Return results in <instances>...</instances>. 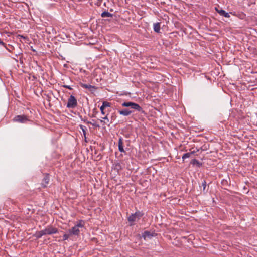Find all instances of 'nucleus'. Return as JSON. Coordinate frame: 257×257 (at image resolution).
Wrapping results in <instances>:
<instances>
[{
	"label": "nucleus",
	"mask_w": 257,
	"mask_h": 257,
	"mask_svg": "<svg viewBox=\"0 0 257 257\" xmlns=\"http://www.w3.org/2000/svg\"><path fill=\"white\" fill-rule=\"evenodd\" d=\"M144 214L141 211H138L134 214H132L127 218L128 222H134L138 221L143 216Z\"/></svg>",
	"instance_id": "f257e3e1"
},
{
	"label": "nucleus",
	"mask_w": 257,
	"mask_h": 257,
	"mask_svg": "<svg viewBox=\"0 0 257 257\" xmlns=\"http://www.w3.org/2000/svg\"><path fill=\"white\" fill-rule=\"evenodd\" d=\"M122 106L127 107H130L131 109L138 111H141L142 110L141 107L139 104L132 102H125L122 104Z\"/></svg>",
	"instance_id": "f03ea898"
},
{
	"label": "nucleus",
	"mask_w": 257,
	"mask_h": 257,
	"mask_svg": "<svg viewBox=\"0 0 257 257\" xmlns=\"http://www.w3.org/2000/svg\"><path fill=\"white\" fill-rule=\"evenodd\" d=\"M44 235H52L58 232V229L52 225H49L43 229Z\"/></svg>",
	"instance_id": "7ed1b4c3"
},
{
	"label": "nucleus",
	"mask_w": 257,
	"mask_h": 257,
	"mask_svg": "<svg viewBox=\"0 0 257 257\" xmlns=\"http://www.w3.org/2000/svg\"><path fill=\"white\" fill-rule=\"evenodd\" d=\"M77 102L76 99L73 95H71L68 98L67 107L69 108H73L76 106Z\"/></svg>",
	"instance_id": "20e7f679"
},
{
	"label": "nucleus",
	"mask_w": 257,
	"mask_h": 257,
	"mask_svg": "<svg viewBox=\"0 0 257 257\" xmlns=\"http://www.w3.org/2000/svg\"><path fill=\"white\" fill-rule=\"evenodd\" d=\"M106 108H108V109L106 110L107 111L110 112L112 111L111 108L110 107V103L106 101L103 102L100 108L101 112H104V110Z\"/></svg>",
	"instance_id": "39448f33"
},
{
	"label": "nucleus",
	"mask_w": 257,
	"mask_h": 257,
	"mask_svg": "<svg viewBox=\"0 0 257 257\" xmlns=\"http://www.w3.org/2000/svg\"><path fill=\"white\" fill-rule=\"evenodd\" d=\"M28 119L27 117L24 115H18L14 118V121H18L22 123L25 122Z\"/></svg>",
	"instance_id": "423d86ee"
},
{
	"label": "nucleus",
	"mask_w": 257,
	"mask_h": 257,
	"mask_svg": "<svg viewBox=\"0 0 257 257\" xmlns=\"http://www.w3.org/2000/svg\"><path fill=\"white\" fill-rule=\"evenodd\" d=\"M80 230H79V228H78L75 225L72 228L70 229L69 230V233H70V234L74 235L76 236H78L80 234Z\"/></svg>",
	"instance_id": "0eeeda50"
},
{
	"label": "nucleus",
	"mask_w": 257,
	"mask_h": 257,
	"mask_svg": "<svg viewBox=\"0 0 257 257\" xmlns=\"http://www.w3.org/2000/svg\"><path fill=\"white\" fill-rule=\"evenodd\" d=\"M155 234V233L153 232H151L150 231H145L142 233V237L144 238V239L146 240V239L148 238H151V237H153Z\"/></svg>",
	"instance_id": "6e6552de"
},
{
	"label": "nucleus",
	"mask_w": 257,
	"mask_h": 257,
	"mask_svg": "<svg viewBox=\"0 0 257 257\" xmlns=\"http://www.w3.org/2000/svg\"><path fill=\"white\" fill-rule=\"evenodd\" d=\"M118 150L121 152H125L123 148V142L122 137H120L118 140Z\"/></svg>",
	"instance_id": "1a4fd4ad"
},
{
	"label": "nucleus",
	"mask_w": 257,
	"mask_h": 257,
	"mask_svg": "<svg viewBox=\"0 0 257 257\" xmlns=\"http://www.w3.org/2000/svg\"><path fill=\"white\" fill-rule=\"evenodd\" d=\"M81 86L84 88L88 89L91 91H94L96 88L95 86H93L90 84H81Z\"/></svg>",
	"instance_id": "9d476101"
},
{
	"label": "nucleus",
	"mask_w": 257,
	"mask_h": 257,
	"mask_svg": "<svg viewBox=\"0 0 257 257\" xmlns=\"http://www.w3.org/2000/svg\"><path fill=\"white\" fill-rule=\"evenodd\" d=\"M216 11H217V12L221 15V16H224L226 18H229L230 17V15L228 13L225 12L224 10H222V9H220V10H218L217 9H216Z\"/></svg>",
	"instance_id": "9b49d317"
},
{
	"label": "nucleus",
	"mask_w": 257,
	"mask_h": 257,
	"mask_svg": "<svg viewBox=\"0 0 257 257\" xmlns=\"http://www.w3.org/2000/svg\"><path fill=\"white\" fill-rule=\"evenodd\" d=\"M102 115H104L103 117H101L102 119H100V121L101 122H103L104 124H108L109 122V119L108 118V115L109 113H107V115H105V113H102Z\"/></svg>",
	"instance_id": "f8f14e48"
},
{
	"label": "nucleus",
	"mask_w": 257,
	"mask_h": 257,
	"mask_svg": "<svg viewBox=\"0 0 257 257\" xmlns=\"http://www.w3.org/2000/svg\"><path fill=\"white\" fill-rule=\"evenodd\" d=\"M49 178L48 175H46L43 178L42 182V185L43 187H46L47 184L49 183Z\"/></svg>",
	"instance_id": "ddd939ff"
},
{
	"label": "nucleus",
	"mask_w": 257,
	"mask_h": 257,
	"mask_svg": "<svg viewBox=\"0 0 257 257\" xmlns=\"http://www.w3.org/2000/svg\"><path fill=\"white\" fill-rule=\"evenodd\" d=\"M45 235L43 230L41 231H37L33 236L36 237L37 239L41 238L42 236Z\"/></svg>",
	"instance_id": "4468645a"
},
{
	"label": "nucleus",
	"mask_w": 257,
	"mask_h": 257,
	"mask_svg": "<svg viewBox=\"0 0 257 257\" xmlns=\"http://www.w3.org/2000/svg\"><path fill=\"white\" fill-rule=\"evenodd\" d=\"M153 29L155 32L159 33L160 31V23H156L153 25Z\"/></svg>",
	"instance_id": "2eb2a0df"
},
{
	"label": "nucleus",
	"mask_w": 257,
	"mask_h": 257,
	"mask_svg": "<svg viewBox=\"0 0 257 257\" xmlns=\"http://www.w3.org/2000/svg\"><path fill=\"white\" fill-rule=\"evenodd\" d=\"M113 169L116 172L118 173L120 170L122 169L120 163H116L113 166Z\"/></svg>",
	"instance_id": "dca6fc26"
},
{
	"label": "nucleus",
	"mask_w": 257,
	"mask_h": 257,
	"mask_svg": "<svg viewBox=\"0 0 257 257\" xmlns=\"http://www.w3.org/2000/svg\"><path fill=\"white\" fill-rule=\"evenodd\" d=\"M101 16L102 17V18H105V17H112L113 16V14H111L109 12H107V11H104L103 12H102L101 14Z\"/></svg>",
	"instance_id": "f3484780"
},
{
	"label": "nucleus",
	"mask_w": 257,
	"mask_h": 257,
	"mask_svg": "<svg viewBox=\"0 0 257 257\" xmlns=\"http://www.w3.org/2000/svg\"><path fill=\"white\" fill-rule=\"evenodd\" d=\"M85 222L82 220H79L77 223L76 224L75 226H77L78 228H82L84 226Z\"/></svg>",
	"instance_id": "a211bd4d"
},
{
	"label": "nucleus",
	"mask_w": 257,
	"mask_h": 257,
	"mask_svg": "<svg viewBox=\"0 0 257 257\" xmlns=\"http://www.w3.org/2000/svg\"><path fill=\"white\" fill-rule=\"evenodd\" d=\"M202 186H203V191L204 193H206L207 192L208 189L206 190L207 185H206V181L205 180H204L202 182Z\"/></svg>",
	"instance_id": "6ab92c4d"
},
{
	"label": "nucleus",
	"mask_w": 257,
	"mask_h": 257,
	"mask_svg": "<svg viewBox=\"0 0 257 257\" xmlns=\"http://www.w3.org/2000/svg\"><path fill=\"white\" fill-rule=\"evenodd\" d=\"M191 163L193 165L196 164L198 166H200L201 164L196 159H193L191 161Z\"/></svg>",
	"instance_id": "aec40b11"
},
{
	"label": "nucleus",
	"mask_w": 257,
	"mask_h": 257,
	"mask_svg": "<svg viewBox=\"0 0 257 257\" xmlns=\"http://www.w3.org/2000/svg\"><path fill=\"white\" fill-rule=\"evenodd\" d=\"M191 156V153H185L184 154L183 156H182V159L183 160V161L186 159V158H189Z\"/></svg>",
	"instance_id": "412c9836"
},
{
	"label": "nucleus",
	"mask_w": 257,
	"mask_h": 257,
	"mask_svg": "<svg viewBox=\"0 0 257 257\" xmlns=\"http://www.w3.org/2000/svg\"><path fill=\"white\" fill-rule=\"evenodd\" d=\"M71 235V234H70V233L69 234H65L63 235V240H67L70 237V236Z\"/></svg>",
	"instance_id": "4be33fe9"
},
{
	"label": "nucleus",
	"mask_w": 257,
	"mask_h": 257,
	"mask_svg": "<svg viewBox=\"0 0 257 257\" xmlns=\"http://www.w3.org/2000/svg\"><path fill=\"white\" fill-rule=\"evenodd\" d=\"M118 112H133V111L128 109H125L124 110H119Z\"/></svg>",
	"instance_id": "5701e85b"
},
{
	"label": "nucleus",
	"mask_w": 257,
	"mask_h": 257,
	"mask_svg": "<svg viewBox=\"0 0 257 257\" xmlns=\"http://www.w3.org/2000/svg\"><path fill=\"white\" fill-rule=\"evenodd\" d=\"M63 87L69 89L70 90H71L72 89L71 88V87L70 86H69V85H63Z\"/></svg>",
	"instance_id": "b1692460"
},
{
	"label": "nucleus",
	"mask_w": 257,
	"mask_h": 257,
	"mask_svg": "<svg viewBox=\"0 0 257 257\" xmlns=\"http://www.w3.org/2000/svg\"><path fill=\"white\" fill-rule=\"evenodd\" d=\"M197 151H198V150H197L196 151H191V152H190L189 153H191V154H195V153H196Z\"/></svg>",
	"instance_id": "393cba45"
},
{
	"label": "nucleus",
	"mask_w": 257,
	"mask_h": 257,
	"mask_svg": "<svg viewBox=\"0 0 257 257\" xmlns=\"http://www.w3.org/2000/svg\"><path fill=\"white\" fill-rule=\"evenodd\" d=\"M89 116H91V117H94V113H89Z\"/></svg>",
	"instance_id": "a878e982"
},
{
	"label": "nucleus",
	"mask_w": 257,
	"mask_h": 257,
	"mask_svg": "<svg viewBox=\"0 0 257 257\" xmlns=\"http://www.w3.org/2000/svg\"><path fill=\"white\" fill-rule=\"evenodd\" d=\"M122 114L125 115V116H127L130 113H121Z\"/></svg>",
	"instance_id": "bb28decb"
},
{
	"label": "nucleus",
	"mask_w": 257,
	"mask_h": 257,
	"mask_svg": "<svg viewBox=\"0 0 257 257\" xmlns=\"http://www.w3.org/2000/svg\"><path fill=\"white\" fill-rule=\"evenodd\" d=\"M83 132L84 133V135H85V131H84V129H83Z\"/></svg>",
	"instance_id": "cd10ccee"
},
{
	"label": "nucleus",
	"mask_w": 257,
	"mask_h": 257,
	"mask_svg": "<svg viewBox=\"0 0 257 257\" xmlns=\"http://www.w3.org/2000/svg\"><path fill=\"white\" fill-rule=\"evenodd\" d=\"M97 158H98V159L99 160V159H101V157H99V156H97Z\"/></svg>",
	"instance_id": "c85d7f7f"
},
{
	"label": "nucleus",
	"mask_w": 257,
	"mask_h": 257,
	"mask_svg": "<svg viewBox=\"0 0 257 257\" xmlns=\"http://www.w3.org/2000/svg\"><path fill=\"white\" fill-rule=\"evenodd\" d=\"M6 49H7L9 51H10V52L11 51L10 49H8L7 48H6Z\"/></svg>",
	"instance_id": "c756f323"
},
{
	"label": "nucleus",
	"mask_w": 257,
	"mask_h": 257,
	"mask_svg": "<svg viewBox=\"0 0 257 257\" xmlns=\"http://www.w3.org/2000/svg\"><path fill=\"white\" fill-rule=\"evenodd\" d=\"M6 49H7L9 51H10V52L11 51L10 49H8L7 48H6Z\"/></svg>",
	"instance_id": "7c9ffc66"
},
{
	"label": "nucleus",
	"mask_w": 257,
	"mask_h": 257,
	"mask_svg": "<svg viewBox=\"0 0 257 257\" xmlns=\"http://www.w3.org/2000/svg\"><path fill=\"white\" fill-rule=\"evenodd\" d=\"M20 54H16V56H18V55H19Z\"/></svg>",
	"instance_id": "2f4dec72"
}]
</instances>
